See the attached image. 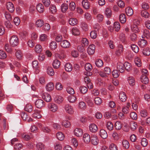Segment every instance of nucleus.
<instances>
[{
  "label": "nucleus",
  "instance_id": "49530a36",
  "mask_svg": "<svg viewBox=\"0 0 150 150\" xmlns=\"http://www.w3.org/2000/svg\"><path fill=\"white\" fill-rule=\"evenodd\" d=\"M57 44L55 41L52 42L50 44V48L52 50H54L57 48Z\"/></svg>",
  "mask_w": 150,
  "mask_h": 150
},
{
  "label": "nucleus",
  "instance_id": "9b49d317",
  "mask_svg": "<svg viewBox=\"0 0 150 150\" xmlns=\"http://www.w3.org/2000/svg\"><path fill=\"white\" fill-rule=\"evenodd\" d=\"M60 45L62 47L66 48L69 47L70 44L69 42L67 40H64L61 42Z\"/></svg>",
  "mask_w": 150,
  "mask_h": 150
},
{
  "label": "nucleus",
  "instance_id": "2f4dec72",
  "mask_svg": "<svg viewBox=\"0 0 150 150\" xmlns=\"http://www.w3.org/2000/svg\"><path fill=\"white\" fill-rule=\"evenodd\" d=\"M106 127L109 130H111L113 128V125L112 123L110 121L107 122L106 123Z\"/></svg>",
  "mask_w": 150,
  "mask_h": 150
},
{
  "label": "nucleus",
  "instance_id": "a211bd4d",
  "mask_svg": "<svg viewBox=\"0 0 150 150\" xmlns=\"http://www.w3.org/2000/svg\"><path fill=\"white\" fill-rule=\"evenodd\" d=\"M36 9L39 12L42 13L44 11V6L42 4H39L37 6Z\"/></svg>",
  "mask_w": 150,
  "mask_h": 150
},
{
  "label": "nucleus",
  "instance_id": "f8f14e48",
  "mask_svg": "<svg viewBox=\"0 0 150 150\" xmlns=\"http://www.w3.org/2000/svg\"><path fill=\"white\" fill-rule=\"evenodd\" d=\"M74 133L76 136L80 137L83 134V131L80 128H76L74 130Z\"/></svg>",
  "mask_w": 150,
  "mask_h": 150
},
{
  "label": "nucleus",
  "instance_id": "473e14b6",
  "mask_svg": "<svg viewBox=\"0 0 150 150\" xmlns=\"http://www.w3.org/2000/svg\"><path fill=\"white\" fill-rule=\"evenodd\" d=\"M142 53L144 55L149 56L150 55V48L146 47L143 50Z\"/></svg>",
  "mask_w": 150,
  "mask_h": 150
},
{
  "label": "nucleus",
  "instance_id": "ddd939ff",
  "mask_svg": "<svg viewBox=\"0 0 150 150\" xmlns=\"http://www.w3.org/2000/svg\"><path fill=\"white\" fill-rule=\"evenodd\" d=\"M119 97L122 102H125L126 100L127 96L125 93L124 92H122L120 93Z\"/></svg>",
  "mask_w": 150,
  "mask_h": 150
},
{
  "label": "nucleus",
  "instance_id": "338daca9",
  "mask_svg": "<svg viewBox=\"0 0 150 150\" xmlns=\"http://www.w3.org/2000/svg\"><path fill=\"white\" fill-rule=\"evenodd\" d=\"M43 21L41 20H38L36 22V25L37 27H40L43 25Z\"/></svg>",
  "mask_w": 150,
  "mask_h": 150
},
{
  "label": "nucleus",
  "instance_id": "c756f323",
  "mask_svg": "<svg viewBox=\"0 0 150 150\" xmlns=\"http://www.w3.org/2000/svg\"><path fill=\"white\" fill-rule=\"evenodd\" d=\"M47 72L49 75L52 76L54 74V72L53 69L51 67H48L47 69Z\"/></svg>",
  "mask_w": 150,
  "mask_h": 150
},
{
  "label": "nucleus",
  "instance_id": "393cba45",
  "mask_svg": "<svg viewBox=\"0 0 150 150\" xmlns=\"http://www.w3.org/2000/svg\"><path fill=\"white\" fill-rule=\"evenodd\" d=\"M35 112L33 114V116L35 118L39 119L42 117V115L40 113V111L38 110H36Z\"/></svg>",
  "mask_w": 150,
  "mask_h": 150
},
{
  "label": "nucleus",
  "instance_id": "39448f33",
  "mask_svg": "<svg viewBox=\"0 0 150 150\" xmlns=\"http://www.w3.org/2000/svg\"><path fill=\"white\" fill-rule=\"evenodd\" d=\"M95 49V46L93 44L90 45L88 48L87 52L89 55H91L94 54Z\"/></svg>",
  "mask_w": 150,
  "mask_h": 150
},
{
  "label": "nucleus",
  "instance_id": "7c9ffc66",
  "mask_svg": "<svg viewBox=\"0 0 150 150\" xmlns=\"http://www.w3.org/2000/svg\"><path fill=\"white\" fill-rule=\"evenodd\" d=\"M36 147L38 150H44L45 148L44 145L41 142H39L37 144Z\"/></svg>",
  "mask_w": 150,
  "mask_h": 150
},
{
  "label": "nucleus",
  "instance_id": "0eeeda50",
  "mask_svg": "<svg viewBox=\"0 0 150 150\" xmlns=\"http://www.w3.org/2000/svg\"><path fill=\"white\" fill-rule=\"evenodd\" d=\"M135 22H134V23L131 26V29L135 33H138L139 31V29L138 26L139 22L137 21L136 24H135Z\"/></svg>",
  "mask_w": 150,
  "mask_h": 150
},
{
  "label": "nucleus",
  "instance_id": "0e129e2a",
  "mask_svg": "<svg viewBox=\"0 0 150 150\" xmlns=\"http://www.w3.org/2000/svg\"><path fill=\"white\" fill-rule=\"evenodd\" d=\"M112 74L114 78H117L119 76L120 73L117 70H115L112 72Z\"/></svg>",
  "mask_w": 150,
  "mask_h": 150
},
{
  "label": "nucleus",
  "instance_id": "5fc2aeb1",
  "mask_svg": "<svg viewBox=\"0 0 150 150\" xmlns=\"http://www.w3.org/2000/svg\"><path fill=\"white\" fill-rule=\"evenodd\" d=\"M141 13L142 16L145 18H148L149 17V13L147 11H146L145 10H143L142 11Z\"/></svg>",
  "mask_w": 150,
  "mask_h": 150
},
{
  "label": "nucleus",
  "instance_id": "4be33fe9",
  "mask_svg": "<svg viewBox=\"0 0 150 150\" xmlns=\"http://www.w3.org/2000/svg\"><path fill=\"white\" fill-rule=\"evenodd\" d=\"M105 14L107 18H110L112 15V12L111 9L108 8H107L105 11Z\"/></svg>",
  "mask_w": 150,
  "mask_h": 150
},
{
  "label": "nucleus",
  "instance_id": "864d4df0",
  "mask_svg": "<svg viewBox=\"0 0 150 150\" xmlns=\"http://www.w3.org/2000/svg\"><path fill=\"white\" fill-rule=\"evenodd\" d=\"M132 50L135 53H137L139 52V48L138 46L132 44L131 46Z\"/></svg>",
  "mask_w": 150,
  "mask_h": 150
},
{
  "label": "nucleus",
  "instance_id": "3c124183",
  "mask_svg": "<svg viewBox=\"0 0 150 150\" xmlns=\"http://www.w3.org/2000/svg\"><path fill=\"white\" fill-rule=\"evenodd\" d=\"M85 68L86 71H90L91 70L92 67L91 64L87 63L85 65Z\"/></svg>",
  "mask_w": 150,
  "mask_h": 150
},
{
  "label": "nucleus",
  "instance_id": "9d476101",
  "mask_svg": "<svg viewBox=\"0 0 150 150\" xmlns=\"http://www.w3.org/2000/svg\"><path fill=\"white\" fill-rule=\"evenodd\" d=\"M117 68L119 71L121 73H123L125 70L124 64L122 63L119 62L117 64Z\"/></svg>",
  "mask_w": 150,
  "mask_h": 150
},
{
  "label": "nucleus",
  "instance_id": "e433bc0d",
  "mask_svg": "<svg viewBox=\"0 0 150 150\" xmlns=\"http://www.w3.org/2000/svg\"><path fill=\"white\" fill-rule=\"evenodd\" d=\"M57 137L58 140L62 141L63 140L64 138V136L63 133L60 132H58L57 134Z\"/></svg>",
  "mask_w": 150,
  "mask_h": 150
},
{
  "label": "nucleus",
  "instance_id": "ea45409f",
  "mask_svg": "<svg viewBox=\"0 0 150 150\" xmlns=\"http://www.w3.org/2000/svg\"><path fill=\"white\" fill-rule=\"evenodd\" d=\"M68 5L66 3L63 4L61 6L62 12L65 13L68 8Z\"/></svg>",
  "mask_w": 150,
  "mask_h": 150
},
{
  "label": "nucleus",
  "instance_id": "7ed1b4c3",
  "mask_svg": "<svg viewBox=\"0 0 150 150\" xmlns=\"http://www.w3.org/2000/svg\"><path fill=\"white\" fill-rule=\"evenodd\" d=\"M48 107L50 110L53 112L56 111L58 109L57 105L53 103L49 104Z\"/></svg>",
  "mask_w": 150,
  "mask_h": 150
},
{
  "label": "nucleus",
  "instance_id": "4d7b16f0",
  "mask_svg": "<svg viewBox=\"0 0 150 150\" xmlns=\"http://www.w3.org/2000/svg\"><path fill=\"white\" fill-rule=\"evenodd\" d=\"M130 127L132 130H134L137 127V123L133 122H131L130 123Z\"/></svg>",
  "mask_w": 150,
  "mask_h": 150
},
{
  "label": "nucleus",
  "instance_id": "de8ad7c7",
  "mask_svg": "<svg viewBox=\"0 0 150 150\" xmlns=\"http://www.w3.org/2000/svg\"><path fill=\"white\" fill-rule=\"evenodd\" d=\"M134 62L136 65L138 67L141 66L142 62L140 59L138 57H136L134 59Z\"/></svg>",
  "mask_w": 150,
  "mask_h": 150
},
{
  "label": "nucleus",
  "instance_id": "6e6552de",
  "mask_svg": "<svg viewBox=\"0 0 150 150\" xmlns=\"http://www.w3.org/2000/svg\"><path fill=\"white\" fill-rule=\"evenodd\" d=\"M7 8L11 13L13 12L15 10L13 4L11 2H9L6 4Z\"/></svg>",
  "mask_w": 150,
  "mask_h": 150
},
{
  "label": "nucleus",
  "instance_id": "b1692460",
  "mask_svg": "<svg viewBox=\"0 0 150 150\" xmlns=\"http://www.w3.org/2000/svg\"><path fill=\"white\" fill-rule=\"evenodd\" d=\"M123 64L124 66L125 67V69L127 71H129L131 70L132 67L130 63L127 62H125Z\"/></svg>",
  "mask_w": 150,
  "mask_h": 150
},
{
  "label": "nucleus",
  "instance_id": "dca6fc26",
  "mask_svg": "<svg viewBox=\"0 0 150 150\" xmlns=\"http://www.w3.org/2000/svg\"><path fill=\"white\" fill-rule=\"evenodd\" d=\"M89 130L92 132H95L98 129L97 126L95 124H92L89 126Z\"/></svg>",
  "mask_w": 150,
  "mask_h": 150
},
{
  "label": "nucleus",
  "instance_id": "bf43d9fd",
  "mask_svg": "<svg viewBox=\"0 0 150 150\" xmlns=\"http://www.w3.org/2000/svg\"><path fill=\"white\" fill-rule=\"evenodd\" d=\"M95 103L97 105H100L102 103L101 99L99 97H96L94 99Z\"/></svg>",
  "mask_w": 150,
  "mask_h": 150
},
{
  "label": "nucleus",
  "instance_id": "bb28decb",
  "mask_svg": "<svg viewBox=\"0 0 150 150\" xmlns=\"http://www.w3.org/2000/svg\"><path fill=\"white\" fill-rule=\"evenodd\" d=\"M65 70L68 72H69L72 71V66L71 64L69 63H67L64 66Z\"/></svg>",
  "mask_w": 150,
  "mask_h": 150
},
{
  "label": "nucleus",
  "instance_id": "4468645a",
  "mask_svg": "<svg viewBox=\"0 0 150 150\" xmlns=\"http://www.w3.org/2000/svg\"><path fill=\"white\" fill-rule=\"evenodd\" d=\"M123 51V46L122 45H120L118 47V49L115 51V53L117 56L120 55Z\"/></svg>",
  "mask_w": 150,
  "mask_h": 150
},
{
  "label": "nucleus",
  "instance_id": "2eb2a0df",
  "mask_svg": "<svg viewBox=\"0 0 150 150\" xmlns=\"http://www.w3.org/2000/svg\"><path fill=\"white\" fill-rule=\"evenodd\" d=\"M83 140L85 143H88L90 141V135L87 133L84 134L83 135Z\"/></svg>",
  "mask_w": 150,
  "mask_h": 150
},
{
  "label": "nucleus",
  "instance_id": "c85d7f7f",
  "mask_svg": "<svg viewBox=\"0 0 150 150\" xmlns=\"http://www.w3.org/2000/svg\"><path fill=\"white\" fill-rule=\"evenodd\" d=\"M98 140L96 136H93L91 137V142L94 145H96L98 144Z\"/></svg>",
  "mask_w": 150,
  "mask_h": 150
},
{
  "label": "nucleus",
  "instance_id": "6ab92c4d",
  "mask_svg": "<svg viewBox=\"0 0 150 150\" xmlns=\"http://www.w3.org/2000/svg\"><path fill=\"white\" fill-rule=\"evenodd\" d=\"M100 137L103 139H105L108 137V134L106 131L103 129H101L100 132Z\"/></svg>",
  "mask_w": 150,
  "mask_h": 150
},
{
  "label": "nucleus",
  "instance_id": "412c9836",
  "mask_svg": "<svg viewBox=\"0 0 150 150\" xmlns=\"http://www.w3.org/2000/svg\"><path fill=\"white\" fill-rule=\"evenodd\" d=\"M46 88L47 91H50L52 90L54 88L53 84L51 82L48 83L46 86Z\"/></svg>",
  "mask_w": 150,
  "mask_h": 150
},
{
  "label": "nucleus",
  "instance_id": "f3484780",
  "mask_svg": "<svg viewBox=\"0 0 150 150\" xmlns=\"http://www.w3.org/2000/svg\"><path fill=\"white\" fill-rule=\"evenodd\" d=\"M125 12L127 16H130L133 15V11L132 8L130 7H128L125 9Z\"/></svg>",
  "mask_w": 150,
  "mask_h": 150
},
{
  "label": "nucleus",
  "instance_id": "a878e982",
  "mask_svg": "<svg viewBox=\"0 0 150 150\" xmlns=\"http://www.w3.org/2000/svg\"><path fill=\"white\" fill-rule=\"evenodd\" d=\"M120 21L121 23H125L126 21V16L124 14H121L119 16Z\"/></svg>",
  "mask_w": 150,
  "mask_h": 150
},
{
  "label": "nucleus",
  "instance_id": "8fccbe9b",
  "mask_svg": "<svg viewBox=\"0 0 150 150\" xmlns=\"http://www.w3.org/2000/svg\"><path fill=\"white\" fill-rule=\"evenodd\" d=\"M122 127V125L120 122L119 121L116 122L115 125V129L117 130L120 129Z\"/></svg>",
  "mask_w": 150,
  "mask_h": 150
},
{
  "label": "nucleus",
  "instance_id": "37998d69",
  "mask_svg": "<svg viewBox=\"0 0 150 150\" xmlns=\"http://www.w3.org/2000/svg\"><path fill=\"white\" fill-rule=\"evenodd\" d=\"M114 27L115 30L116 31H118L120 28V23L118 22H115L114 24Z\"/></svg>",
  "mask_w": 150,
  "mask_h": 150
},
{
  "label": "nucleus",
  "instance_id": "72a5a7b5",
  "mask_svg": "<svg viewBox=\"0 0 150 150\" xmlns=\"http://www.w3.org/2000/svg\"><path fill=\"white\" fill-rule=\"evenodd\" d=\"M141 78V81L143 83L145 84H147L148 83L149 79L146 76H142Z\"/></svg>",
  "mask_w": 150,
  "mask_h": 150
},
{
  "label": "nucleus",
  "instance_id": "09e8293b",
  "mask_svg": "<svg viewBox=\"0 0 150 150\" xmlns=\"http://www.w3.org/2000/svg\"><path fill=\"white\" fill-rule=\"evenodd\" d=\"M35 50L37 53H40L42 50V46L40 45H38L35 46Z\"/></svg>",
  "mask_w": 150,
  "mask_h": 150
},
{
  "label": "nucleus",
  "instance_id": "6e6d98bb",
  "mask_svg": "<svg viewBox=\"0 0 150 150\" xmlns=\"http://www.w3.org/2000/svg\"><path fill=\"white\" fill-rule=\"evenodd\" d=\"M81 27L85 31L88 30V27L86 23L84 22H82L81 23Z\"/></svg>",
  "mask_w": 150,
  "mask_h": 150
},
{
  "label": "nucleus",
  "instance_id": "603ef678",
  "mask_svg": "<svg viewBox=\"0 0 150 150\" xmlns=\"http://www.w3.org/2000/svg\"><path fill=\"white\" fill-rule=\"evenodd\" d=\"M25 110L28 112H31L33 110L32 106L30 104L27 105L25 108Z\"/></svg>",
  "mask_w": 150,
  "mask_h": 150
},
{
  "label": "nucleus",
  "instance_id": "e2e57ef3",
  "mask_svg": "<svg viewBox=\"0 0 150 150\" xmlns=\"http://www.w3.org/2000/svg\"><path fill=\"white\" fill-rule=\"evenodd\" d=\"M79 107L81 109L85 110L86 108L85 103L83 102H81L79 104Z\"/></svg>",
  "mask_w": 150,
  "mask_h": 150
},
{
  "label": "nucleus",
  "instance_id": "20e7f679",
  "mask_svg": "<svg viewBox=\"0 0 150 150\" xmlns=\"http://www.w3.org/2000/svg\"><path fill=\"white\" fill-rule=\"evenodd\" d=\"M65 110L67 112L70 114H72L74 112L73 107L69 104L65 105Z\"/></svg>",
  "mask_w": 150,
  "mask_h": 150
},
{
  "label": "nucleus",
  "instance_id": "4c0bfd02",
  "mask_svg": "<svg viewBox=\"0 0 150 150\" xmlns=\"http://www.w3.org/2000/svg\"><path fill=\"white\" fill-rule=\"evenodd\" d=\"M76 99V97L74 95L69 96L68 98V100L70 103H73L75 101Z\"/></svg>",
  "mask_w": 150,
  "mask_h": 150
},
{
  "label": "nucleus",
  "instance_id": "680f3d73",
  "mask_svg": "<svg viewBox=\"0 0 150 150\" xmlns=\"http://www.w3.org/2000/svg\"><path fill=\"white\" fill-rule=\"evenodd\" d=\"M16 56L18 59H21L22 54L21 50H19L17 51L16 52Z\"/></svg>",
  "mask_w": 150,
  "mask_h": 150
},
{
  "label": "nucleus",
  "instance_id": "c9c22d12",
  "mask_svg": "<svg viewBox=\"0 0 150 150\" xmlns=\"http://www.w3.org/2000/svg\"><path fill=\"white\" fill-rule=\"evenodd\" d=\"M82 4L85 9H88L89 8V5L88 1L87 0H83L82 2Z\"/></svg>",
  "mask_w": 150,
  "mask_h": 150
},
{
  "label": "nucleus",
  "instance_id": "13d9d810",
  "mask_svg": "<svg viewBox=\"0 0 150 150\" xmlns=\"http://www.w3.org/2000/svg\"><path fill=\"white\" fill-rule=\"evenodd\" d=\"M76 5L74 2H71L69 4V8L71 11H74L76 8Z\"/></svg>",
  "mask_w": 150,
  "mask_h": 150
},
{
  "label": "nucleus",
  "instance_id": "774afa93",
  "mask_svg": "<svg viewBox=\"0 0 150 150\" xmlns=\"http://www.w3.org/2000/svg\"><path fill=\"white\" fill-rule=\"evenodd\" d=\"M79 89L81 92L82 93H85L88 91L87 88L85 86H82L80 87Z\"/></svg>",
  "mask_w": 150,
  "mask_h": 150
},
{
  "label": "nucleus",
  "instance_id": "f03ea898",
  "mask_svg": "<svg viewBox=\"0 0 150 150\" xmlns=\"http://www.w3.org/2000/svg\"><path fill=\"white\" fill-rule=\"evenodd\" d=\"M18 38L16 36L14 35L12 36L10 41V43L13 47L16 46L18 44Z\"/></svg>",
  "mask_w": 150,
  "mask_h": 150
},
{
  "label": "nucleus",
  "instance_id": "cd10ccee",
  "mask_svg": "<svg viewBox=\"0 0 150 150\" xmlns=\"http://www.w3.org/2000/svg\"><path fill=\"white\" fill-rule=\"evenodd\" d=\"M49 11L52 14H55L57 11L56 6L54 5H51L49 8Z\"/></svg>",
  "mask_w": 150,
  "mask_h": 150
},
{
  "label": "nucleus",
  "instance_id": "a19ab883",
  "mask_svg": "<svg viewBox=\"0 0 150 150\" xmlns=\"http://www.w3.org/2000/svg\"><path fill=\"white\" fill-rule=\"evenodd\" d=\"M77 22V20L76 18H71L69 20V24L72 25H74L76 24Z\"/></svg>",
  "mask_w": 150,
  "mask_h": 150
},
{
  "label": "nucleus",
  "instance_id": "423d86ee",
  "mask_svg": "<svg viewBox=\"0 0 150 150\" xmlns=\"http://www.w3.org/2000/svg\"><path fill=\"white\" fill-rule=\"evenodd\" d=\"M44 103L42 100L39 99L36 101L35 105L37 108H40L44 106Z\"/></svg>",
  "mask_w": 150,
  "mask_h": 150
},
{
  "label": "nucleus",
  "instance_id": "f257e3e1",
  "mask_svg": "<svg viewBox=\"0 0 150 150\" xmlns=\"http://www.w3.org/2000/svg\"><path fill=\"white\" fill-rule=\"evenodd\" d=\"M40 94L43 99L47 102H49L51 100V97L47 93H45L42 90L40 92Z\"/></svg>",
  "mask_w": 150,
  "mask_h": 150
},
{
  "label": "nucleus",
  "instance_id": "69168bd1",
  "mask_svg": "<svg viewBox=\"0 0 150 150\" xmlns=\"http://www.w3.org/2000/svg\"><path fill=\"white\" fill-rule=\"evenodd\" d=\"M91 37L92 39H95L97 35V32L95 31H92L90 33Z\"/></svg>",
  "mask_w": 150,
  "mask_h": 150
},
{
  "label": "nucleus",
  "instance_id": "052dcab7",
  "mask_svg": "<svg viewBox=\"0 0 150 150\" xmlns=\"http://www.w3.org/2000/svg\"><path fill=\"white\" fill-rule=\"evenodd\" d=\"M7 57V55L4 51L0 50V59H4Z\"/></svg>",
  "mask_w": 150,
  "mask_h": 150
},
{
  "label": "nucleus",
  "instance_id": "79ce46f5",
  "mask_svg": "<svg viewBox=\"0 0 150 150\" xmlns=\"http://www.w3.org/2000/svg\"><path fill=\"white\" fill-rule=\"evenodd\" d=\"M72 34L75 35H78L80 34V31L79 29L76 28H73L72 29Z\"/></svg>",
  "mask_w": 150,
  "mask_h": 150
},
{
  "label": "nucleus",
  "instance_id": "f704fd0d",
  "mask_svg": "<svg viewBox=\"0 0 150 150\" xmlns=\"http://www.w3.org/2000/svg\"><path fill=\"white\" fill-rule=\"evenodd\" d=\"M128 82L130 85L131 86H134L135 84V81L134 79L132 77H129L128 78Z\"/></svg>",
  "mask_w": 150,
  "mask_h": 150
},
{
  "label": "nucleus",
  "instance_id": "aec40b11",
  "mask_svg": "<svg viewBox=\"0 0 150 150\" xmlns=\"http://www.w3.org/2000/svg\"><path fill=\"white\" fill-rule=\"evenodd\" d=\"M138 45L141 47L143 48L146 46L147 44L146 40L144 39H141L138 43Z\"/></svg>",
  "mask_w": 150,
  "mask_h": 150
},
{
  "label": "nucleus",
  "instance_id": "1a4fd4ad",
  "mask_svg": "<svg viewBox=\"0 0 150 150\" xmlns=\"http://www.w3.org/2000/svg\"><path fill=\"white\" fill-rule=\"evenodd\" d=\"M143 35L142 36L143 38H146L149 39L150 38V33L149 30L147 29L143 30Z\"/></svg>",
  "mask_w": 150,
  "mask_h": 150
},
{
  "label": "nucleus",
  "instance_id": "a18cd8bd",
  "mask_svg": "<svg viewBox=\"0 0 150 150\" xmlns=\"http://www.w3.org/2000/svg\"><path fill=\"white\" fill-rule=\"evenodd\" d=\"M54 99L55 102L58 103H61L63 100V98L61 96H57Z\"/></svg>",
  "mask_w": 150,
  "mask_h": 150
},
{
  "label": "nucleus",
  "instance_id": "c03bdc74",
  "mask_svg": "<svg viewBox=\"0 0 150 150\" xmlns=\"http://www.w3.org/2000/svg\"><path fill=\"white\" fill-rule=\"evenodd\" d=\"M95 64L97 67H100L103 66V62L101 59H99L96 60L95 62Z\"/></svg>",
  "mask_w": 150,
  "mask_h": 150
},
{
  "label": "nucleus",
  "instance_id": "58836bf2",
  "mask_svg": "<svg viewBox=\"0 0 150 150\" xmlns=\"http://www.w3.org/2000/svg\"><path fill=\"white\" fill-rule=\"evenodd\" d=\"M140 115L142 117H145L148 115L146 110L144 109H142L140 111Z\"/></svg>",
  "mask_w": 150,
  "mask_h": 150
},
{
  "label": "nucleus",
  "instance_id": "5701e85b",
  "mask_svg": "<svg viewBox=\"0 0 150 150\" xmlns=\"http://www.w3.org/2000/svg\"><path fill=\"white\" fill-rule=\"evenodd\" d=\"M60 65V62L57 59L54 60L52 63L53 66L55 69L58 68Z\"/></svg>",
  "mask_w": 150,
  "mask_h": 150
}]
</instances>
